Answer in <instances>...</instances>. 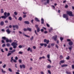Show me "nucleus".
I'll return each instance as SVG.
<instances>
[{
  "mask_svg": "<svg viewBox=\"0 0 74 74\" xmlns=\"http://www.w3.org/2000/svg\"><path fill=\"white\" fill-rule=\"evenodd\" d=\"M16 27V29H18V26L16 25H13V27Z\"/></svg>",
  "mask_w": 74,
  "mask_h": 74,
  "instance_id": "15",
  "label": "nucleus"
},
{
  "mask_svg": "<svg viewBox=\"0 0 74 74\" xmlns=\"http://www.w3.org/2000/svg\"><path fill=\"white\" fill-rule=\"evenodd\" d=\"M6 32L8 33V34H10L11 33V31H10L9 29H7L6 30Z\"/></svg>",
  "mask_w": 74,
  "mask_h": 74,
  "instance_id": "10",
  "label": "nucleus"
},
{
  "mask_svg": "<svg viewBox=\"0 0 74 74\" xmlns=\"http://www.w3.org/2000/svg\"><path fill=\"white\" fill-rule=\"evenodd\" d=\"M3 68H4V69L5 68V67H6V65L5 64H4V65L3 66Z\"/></svg>",
  "mask_w": 74,
  "mask_h": 74,
  "instance_id": "38",
  "label": "nucleus"
},
{
  "mask_svg": "<svg viewBox=\"0 0 74 74\" xmlns=\"http://www.w3.org/2000/svg\"><path fill=\"white\" fill-rule=\"evenodd\" d=\"M1 70L2 72L3 73H6L5 71L3 70V69H1Z\"/></svg>",
  "mask_w": 74,
  "mask_h": 74,
  "instance_id": "26",
  "label": "nucleus"
},
{
  "mask_svg": "<svg viewBox=\"0 0 74 74\" xmlns=\"http://www.w3.org/2000/svg\"><path fill=\"white\" fill-rule=\"evenodd\" d=\"M1 14H3V13H4V10H3V9H1Z\"/></svg>",
  "mask_w": 74,
  "mask_h": 74,
  "instance_id": "18",
  "label": "nucleus"
},
{
  "mask_svg": "<svg viewBox=\"0 0 74 74\" xmlns=\"http://www.w3.org/2000/svg\"><path fill=\"white\" fill-rule=\"evenodd\" d=\"M23 17H24V18H26V15L25 14L23 15Z\"/></svg>",
  "mask_w": 74,
  "mask_h": 74,
  "instance_id": "56",
  "label": "nucleus"
},
{
  "mask_svg": "<svg viewBox=\"0 0 74 74\" xmlns=\"http://www.w3.org/2000/svg\"><path fill=\"white\" fill-rule=\"evenodd\" d=\"M17 42L18 41H16L15 42H14L12 43L11 45L12 46H13V48H14V49H15L16 48L17 45H18V43H17Z\"/></svg>",
  "mask_w": 74,
  "mask_h": 74,
  "instance_id": "3",
  "label": "nucleus"
},
{
  "mask_svg": "<svg viewBox=\"0 0 74 74\" xmlns=\"http://www.w3.org/2000/svg\"><path fill=\"white\" fill-rule=\"evenodd\" d=\"M28 30L29 32H32V29L29 28H27V31Z\"/></svg>",
  "mask_w": 74,
  "mask_h": 74,
  "instance_id": "17",
  "label": "nucleus"
},
{
  "mask_svg": "<svg viewBox=\"0 0 74 74\" xmlns=\"http://www.w3.org/2000/svg\"><path fill=\"white\" fill-rule=\"evenodd\" d=\"M67 41H71V40L70 39H68L67 40Z\"/></svg>",
  "mask_w": 74,
  "mask_h": 74,
  "instance_id": "57",
  "label": "nucleus"
},
{
  "mask_svg": "<svg viewBox=\"0 0 74 74\" xmlns=\"http://www.w3.org/2000/svg\"><path fill=\"white\" fill-rule=\"evenodd\" d=\"M31 49H30V48L29 47V48H28L27 49V51H30V50Z\"/></svg>",
  "mask_w": 74,
  "mask_h": 74,
  "instance_id": "46",
  "label": "nucleus"
},
{
  "mask_svg": "<svg viewBox=\"0 0 74 74\" xmlns=\"http://www.w3.org/2000/svg\"><path fill=\"white\" fill-rule=\"evenodd\" d=\"M47 58H48V59H49V58H50V56L49 54H48V55H47Z\"/></svg>",
  "mask_w": 74,
  "mask_h": 74,
  "instance_id": "35",
  "label": "nucleus"
},
{
  "mask_svg": "<svg viewBox=\"0 0 74 74\" xmlns=\"http://www.w3.org/2000/svg\"><path fill=\"white\" fill-rule=\"evenodd\" d=\"M44 47H47V44L45 43V44H44Z\"/></svg>",
  "mask_w": 74,
  "mask_h": 74,
  "instance_id": "47",
  "label": "nucleus"
},
{
  "mask_svg": "<svg viewBox=\"0 0 74 74\" xmlns=\"http://www.w3.org/2000/svg\"><path fill=\"white\" fill-rule=\"evenodd\" d=\"M47 27H49L50 26L48 24H47Z\"/></svg>",
  "mask_w": 74,
  "mask_h": 74,
  "instance_id": "61",
  "label": "nucleus"
},
{
  "mask_svg": "<svg viewBox=\"0 0 74 74\" xmlns=\"http://www.w3.org/2000/svg\"><path fill=\"white\" fill-rule=\"evenodd\" d=\"M10 50H12V47H10L9 49Z\"/></svg>",
  "mask_w": 74,
  "mask_h": 74,
  "instance_id": "62",
  "label": "nucleus"
},
{
  "mask_svg": "<svg viewBox=\"0 0 74 74\" xmlns=\"http://www.w3.org/2000/svg\"><path fill=\"white\" fill-rule=\"evenodd\" d=\"M15 51H16V50H15V49H13L12 51V53H14V52H15Z\"/></svg>",
  "mask_w": 74,
  "mask_h": 74,
  "instance_id": "32",
  "label": "nucleus"
},
{
  "mask_svg": "<svg viewBox=\"0 0 74 74\" xmlns=\"http://www.w3.org/2000/svg\"><path fill=\"white\" fill-rule=\"evenodd\" d=\"M67 66H68V65L66 64H64L61 65V67H67Z\"/></svg>",
  "mask_w": 74,
  "mask_h": 74,
  "instance_id": "12",
  "label": "nucleus"
},
{
  "mask_svg": "<svg viewBox=\"0 0 74 74\" xmlns=\"http://www.w3.org/2000/svg\"><path fill=\"white\" fill-rule=\"evenodd\" d=\"M8 70L9 71H10V72H12V69H11L10 68H9Z\"/></svg>",
  "mask_w": 74,
  "mask_h": 74,
  "instance_id": "29",
  "label": "nucleus"
},
{
  "mask_svg": "<svg viewBox=\"0 0 74 74\" xmlns=\"http://www.w3.org/2000/svg\"><path fill=\"white\" fill-rule=\"evenodd\" d=\"M53 30L52 28H51L49 30V32H51Z\"/></svg>",
  "mask_w": 74,
  "mask_h": 74,
  "instance_id": "51",
  "label": "nucleus"
},
{
  "mask_svg": "<svg viewBox=\"0 0 74 74\" xmlns=\"http://www.w3.org/2000/svg\"><path fill=\"white\" fill-rule=\"evenodd\" d=\"M60 59H62V58H63V57L62 55H61L60 56Z\"/></svg>",
  "mask_w": 74,
  "mask_h": 74,
  "instance_id": "43",
  "label": "nucleus"
},
{
  "mask_svg": "<svg viewBox=\"0 0 74 74\" xmlns=\"http://www.w3.org/2000/svg\"><path fill=\"white\" fill-rule=\"evenodd\" d=\"M44 19H43V18H42L41 19V24H44Z\"/></svg>",
  "mask_w": 74,
  "mask_h": 74,
  "instance_id": "11",
  "label": "nucleus"
},
{
  "mask_svg": "<svg viewBox=\"0 0 74 74\" xmlns=\"http://www.w3.org/2000/svg\"><path fill=\"white\" fill-rule=\"evenodd\" d=\"M2 40H5L7 43H8V42H12V40H9L8 38H6L5 36L2 37Z\"/></svg>",
  "mask_w": 74,
  "mask_h": 74,
  "instance_id": "2",
  "label": "nucleus"
},
{
  "mask_svg": "<svg viewBox=\"0 0 74 74\" xmlns=\"http://www.w3.org/2000/svg\"><path fill=\"white\" fill-rule=\"evenodd\" d=\"M35 20L36 22H40V20L38 19V18L37 17L35 18Z\"/></svg>",
  "mask_w": 74,
  "mask_h": 74,
  "instance_id": "13",
  "label": "nucleus"
},
{
  "mask_svg": "<svg viewBox=\"0 0 74 74\" xmlns=\"http://www.w3.org/2000/svg\"><path fill=\"white\" fill-rule=\"evenodd\" d=\"M44 41L45 42H46V44H48L49 42V40H47L46 39H45L44 40Z\"/></svg>",
  "mask_w": 74,
  "mask_h": 74,
  "instance_id": "6",
  "label": "nucleus"
},
{
  "mask_svg": "<svg viewBox=\"0 0 74 74\" xmlns=\"http://www.w3.org/2000/svg\"><path fill=\"white\" fill-rule=\"evenodd\" d=\"M25 36H26V37H28V38H30V36H29L27 35H25Z\"/></svg>",
  "mask_w": 74,
  "mask_h": 74,
  "instance_id": "55",
  "label": "nucleus"
},
{
  "mask_svg": "<svg viewBox=\"0 0 74 74\" xmlns=\"http://www.w3.org/2000/svg\"><path fill=\"white\" fill-rule=\"evenodd\" d=\"M40 46H41V47H42L44 45V43H40Z\"/></svg>",
  "mask_w": 74,
  "mask_h": 74,
  "instance_id": "34",
  "label": "nucleus"
},
{
  "mask_svg": "<svg viewBox=\"0 0 74 74\" xmlns=\"http://www.w3.org/2000/svg\"><path fill=\"white\" fill-rule=\"evenodd\" d=\"M73 48V47L71 46V47L69 48V49L70 51H71V49H72V48Z\"/></svg>",
  "mask_w": 74,
  "mask_h": 74,
  "instance_id": "22",
  "label": "nucleus"
},
{
  "mask_svg": "<svg viewBox=\"0 0 74 74\" xmlns=\"http://www.w3.org/2000/svg\"><path fill=\"white\" fill-rule=\"evenodd\" d=\"M4 14V16H2L1 18L3 19H5L8 16H10V13L9 12L7 13V12H5Z\"/></svg>",
  "mask_w": 74,
  "mask_h": 74,
  "instance_id": "1",
  "label": "nucleus"
},
{
  "mask_svg": "<svg viewBox=\"0 0 74 74\" xmlns=\"http://www.w3.org/2000/svg\"><path fill=\"white\" fill-rule=\"evenodd\" d=\"M69 44L70 46H71L73 44V43L72 41H71L69 42Z\"/></svg>",
  "mask_w": 74,
  "mask_h": 74,
  "instance_id": "8",
  "label": "nucleus"
},
{
  "mask_svg": "<svg viewBox=\"0 0 74 74\" xmlns=\"http://www.w3.org/2000/svg\"><path fill=\"white\" fill-rule=\"evenodd\" d=\"M8 18L10 21H11L12 20V18H11V17H10V16Z\"/></svg>",
  "mask_w": 74,
  "mask_h": 74,
  "instance_id": "31",
  "label": "nucleus"
},
{
  "mask_svg": "<svg viewBox=\"0 0 74 74\" xmlns=\"http://www.w3.org/2000/svg\"><path fill=\"white\" fill-rule=\"evenodd\" d=\"M66 13L69 16H74L72 13V12L71 11H66Z\"/></svg>",
  "mask_w": 74,
  "mask_h": 74,
  "instance_id": "4",
  "label": "nucleus"
},
{
  "mask_svg": "<svg viewBox=\"0 0 74 74\" xmlns=\"http://www.w3.org/2000/svg\"><path fill=\"white\" fill-rule=\"evenodd\" d=\"M66 73L67 74H71V73L70 72H68V71H66Z\"/></svg>",
  "mask_w": 74,
  "mask_h": 74,
  "instance_id": "20",
  "label": "nucleus"
},
{
  "mask_svg": "<svg viewBox=\"0 0 74 74\" xmlns=\"http://www.w3.org/2000/svg\"><path fill=\"white\" fill-rule=\"evenodd\" d=\"M60 38L61 41H62L64 39V38L62 37H60Z\"/></svg>",
  "mask_w": 74,
  "mask_h": 74,
  "instance_id": "27",
  "label": "nucleus"
},
{
  "mask_svg": "<svg viewBox=\"0 0 74 74\" xmlns=\"http://www.w3.org/2000/svg\"><path fill=\"white\" fill-rule=\"evenodd\" d=\"M14 14L15 15H18V13L16 12H14Z\"/></svg>",
  "mask_w": 74,
  "mask_h": 74,
  "instance_id": "39",
  "label": "nucleus"
},
{
  "mask_svg": "<svg viewBox=\"0 0 74 74\" xmlns=\"http://www.w3.org/2000/svg\"><path fill=\"white\" fill-rule=\"evenodd\" d=\"M57 37H58V36L57 35H56L54 36L53 37V40L54 41H56V40H57Z\"/></svg>",
  "mask_w": 74,
  "mask_h": 74,
  "instance_id": "5",
  "label": "nucleus"
},
{
  "mask_svg": "<svg viewBox=\"0 0 74 74\" xmlns=\"http://www.w3.org/2000/svg\"><path fill=\"white\" fill-rule=\"evenodd\" d=\"M67 14H64L63 15V17L64 18H67V17L68 16Z\"/></svg>",
  "mask_w": 74,
  "mask_h": 74,
  "instance_id": "9",
  "label": "nucleus"
},
{
  "mask_svg": "<svg viewBox=\"0 0 74 74\" xmlns=\"http://www.w3.org/2000/svg\"><path fill=\"white\" fill-rule=\"evenodd\" d=\"M0 24L1 26H3L4 24V22L1 21L0 23Z\"/></svg>",
  "mask_w": 74,
  "mask_h": 74,
  "instance_id": "14",
  "label": "nucleus"
},
{
  "mask_svg": "<svg viewBox=\"0 0 74 74\" xmlns=\"http://www.w3.org/2000/svg\"><path fill=\"white\" fill-rule=\"evenodd\" d=\"M22 67L24 68V69H25V65L24 64H23Z\"/></svg>",
  "mask_w": 74,
  "mask_h": 74,
  "instance_id": "49",
  "label": "nucleus"
},
{
  "mask_svg": "<svg viewBox=\"0 0 74 74\" xmlns=\"http://www.w3.org/2000/svg\"><path fill=\"white\" fill-rule=\"evenodd\" d=\"M18 48H22V46L21 45H19L18 46Z\"/></svg>",
  "mask_w": 74,
  "mask_h": 74,
  "instance_id": "40",
  "label": "nucleus"
},
{
  "mask_svg": "<svg viewBox=\"0 0 74 74\" xmlns=\"http://www.w3.org/2000/svg\"><path fill=\"white\" fill-rule=\"evenodd\" d=\"M35 26L36 27V28H37V29L38 28V25H35Z\"/></svg>",
  "mask_w": 74,
  "mask_h": 74,
  "instance_id": "36",
  "label": "nucleus"
},
{
  "mask_svg": "<svg viewBox=\"0 0 74 74\" xmlns=\"http://www.w3.org/2000/svg\"><path fill=\"white\" fill-rule=\"evenodd\" d=\"M19 53L20 54H22V53H23V52H22V51H19Z\"/></svg>",
  "mask_w": 74,
  "mask_h": 74,
  "instance_id": "53",
  "label": "nucleus"
},
{
  "mask_svg": "<svg viewBox=\"0 0 74 74\" xmlns=\"http://www.w3.org/2000/svg\"><path fill=\"white\" fill-rule=\"evenodd\" d=\"M1 52H4V51H3V49H1Z\"/></svg>",
  "mask_w": 74,
  "mask_h": 74,
  "instance_id": "64",
  "label": "nucleus"
},
{
  "mask_svg": "<svg viewBox=\"0 0 74 74\" xmlns=\"http://www.w3.org/2000/svg\"><path fill=\"white\" fill-rule=\"evenodd\" d=\"M2 47H5V44H4L2 45Z\"/></svg>",
  "mask_w": 74,
  "mask_h": 74,
  "instance_id": "42",
  "label": "nucleus"
},
{
  "mask_svg": "<svg viewBox=\"0 0 74 74\" xmlns=\"http://www.w3.org/2000/svg\"><path fill=\"white\" fill-rule=\"evenodd\" d=\"M18 20L19 21H21L22 20V18L21 17H20L19 18Z\"/></svg>",
  "mask_w": 74,
  "mask_h": 74,
  "instance_id": "21",
  "label": "nucleus"
},
{
  "mask_svg": "<svg viewBox=\"0 0 74 74\" xmlns=\"http://www.w3.org/2000/svg\"><path fill=\"white\" fill-rule=\"evenodd\" d=\"M34 39V37H33V36H32L31 38H30V40L31 41H32V40H33Z\"/></svg>",
  "mask_w": 74,
  "mask_h": 74,
  "instance_id": "24",
  "label": "nucleus"
},
{
  "mask_svg": "<svg viewBox=\"0 0 74 74\" xmlns=\"http://www.w3.org/2000/svg\"><path fill=\"white\" fill-rule=\"evenodd\" d=\"M19 62L20 63H22V60H18Z\"/></svg>",
  "mask_w": 74,
  "mask_h": 74,
  "instance_id": "45",
  "label": "nucleus"
},
{
  "mask_svg": "<svg viewBox=\"0 0 74 74\" xmlns=\"http://www.w3.org/2000/svg\"><path fill=\"white\" fill-rule=\"evenodd\" d=\"M51 68V65H47V68H48V69H50Z\"/></svg>",
  "mask_w": 74,
  "mask_h": 74,
  "instance_id": "25",
  "label": "nucleus"
},
{
  "mask_svg": "<svg viewBox=\"0 0 74 74\" xmlns=\"http://www.w3.org/2000/svg\"><path fill=\"white\" fill-rule=\"evenodd\" d=\"M47 3H49V0H47Z\"/></svg>",
  "mask_w": 74,
  "mask_h": 74,
  "instance_id": "59",
  "label": "nucleus"
},
{
  "mask_svg": "<svg viewBox=\"0 0 74 74\" xmlns=\"http://www.w3.org/2000/svg\"><path fill=\"white\" fill-rule=\"evenodd\" d=\"M48 72L49 74H51V71L49 70H48Z\"/></svg>",
  "mask_w": 74,
  "mask_h": 74,
  "instance_id": "33",
  "label": "nucleus"
},
{
  "mask_svg": "<svg viewBox=\"0 0 74 74\" xmlns=\"http://www.w3.org/2000/svg\"><path fill=\"white\" fill-rule=\"evenodd\" d=\"M41 32H44V29H41Z\"/></svg>",
  "mask_w": 74,
  "mask_h": 74,
  "instance_id": "58",
  "label": "nucleus"
},
{
  "mask_svg": "<svg viewBox=\"0 0 74 74\" xmlns=\"http://www.w3.org/2000/svg\"><path fill=\"white\" fill-rule=\"evenodd\" d=\"M23 30L24 32H26V31H27V29L26 28H24L23 29Z\"/></svg>",
  "mask_w": 74,
  "mask_h": 74,
  "instance_id": "30",
  "label": "nucleus"
},
{
  "mask_svg": "<svg viewBox=\"0 0 74 74\" xmlns=\"http://www.w3.org/2000/svg\"><path fill=\"white\" fill-rule=\"evenodd\" d=\"M11 55V53H8L7 55V56H10V55Z\"/></svg>",
  "mask_w": 74,
  "mask_h": 74,
  "instance_id": "28",
  "label": "nucleus"
},
{
  "mask_svg": "<svg viewBox=\"0 0 74 74\" xmlns=\"http://www.w3.org/2000/svg\"><path fill=\"white\" fill-rule=\"evenodd\" d=\"M65 62V61L64 60H62L60 61L59 64L60 65L62 64V63H64Z\"/></svg>",
  "mask_w": 74,
  "mask_h": 74,
  "instance_id": "7",
  "label": "nucleus"
},
{
  "mask_svg": "<svg viewBox=\"0 0 74 74\" xmlns=\"http://www.w3.org/2000/svg\"><path fill=\"white\" fill-rule=\"evenodd\" d=\"M35 34L37 35V36H38V34L37 33V32H36V30H35Z\"/></svg>",
  "mask_w": 74,
  "mask_h": 74,
  "instance_id": "37",
  "label": "nucleus"
},
{
  "mask_svg": "<svg viewBox=\"0 0 74 74\" xmlns=\"http://www.w3.org/2000/svg\"><path fill=\"white\" fill-rule=\"evenodd\" d=\"M1 42L2 43H5L4 40H2Z\"/></svg>",
  "mask_w": 74,
  "mask_h": 74,
  "instance_id": "52",
  "label": "nucleus"
},
{
  "mask_svg": "<svg viewBox=\"0 0 74 74\" xmlns=\"http://www.w3.org/2000/svg\"><path fill=\"white\" fill-rule=\"evenodd\" d=\"M37 32H38H38H40V28L38 27V28H37Z\"/></svg>",
  "mask_w": 74,
  "mask_h": 74,
  "instance_id": "19",
  "label": "nucleus"
},
{
  "mask_svg": "<svg viewBox=\"0 0 74 74\" xmlns=\"http://www.w3.org/2000/svg\"><path fill=\"white\" fill-rule=\"evenodd\" d=\"M72 67L73 69H74V65H72Z\"/></svg>",
  "mask_w": 74,
  "mask_h": 74,
  "instance_id": "54",
  "label": "nucleus"
},
{
  "mask_svg": "<svg viewBox=\"0 0 74 74\" xmlns=\"http://www.w3.org/2000/svg\"><path fill=\"white\" fill-rule=\"evenodd\" d=\"M68 5H66L65 6V8H68Z\"/></svg>",
  "mask_w": 74,
  "mask_h": 74,
  "instance_id": "50",
  "label": "nucleus"
},
{
  "mask_svg": "<svg viewBox=\"0 0 74 74\" xmlns=\"http://www.w3.org/2000/svg\"><path fill=\"white\" fill-rule=\"evenodd\" d=\"M25 23V24H27L28 25H29V22L28 21H26L24 22Z\"/></svg>",
  "mask_w": 74,
  "mask_h": 74,
  "instance_id": "16",
  "label": "nucleus"
},
{
  "mask_svg": "<svg viewBox=\"0 0 74 74\" xmlns=\"http://www.w3.org/2000/svg\"><path fill=\"white\" fill-rule=\"evenodd\" d=\"M56 48H57V49H58V48H59V46H58L57 45H56Z\"/></svg>",
  "mask_w": 74,
  "mask_h": 74,
  "instance_id": "41",
  "label": "nucleus"
},
{
  "mask_svg": "<svg viewBox=\"0 0 74 74\" xmlns=\"http://www.w3.org/2000/svg\"><path fill=\"white\" fill-rule=\"evenodd\" d=\"M47 60H48V61L49 62H50L51 63V61L49 59H48Z\"/></svg>",
  "mask_w": 74,
  "mask_h": 74,
  "instance_id": "60",
  "label": "nucleus"
},
{
  "mask_svg": "<svg viewBox=\"0 0 74 74\" xmlns=\"http://www.w3.org/2000/svg\"><path fill=\"white\" fill-rule=\"evenodd\" d=\"M15 59H16V60H18V57L16 56V57L15 58Z\"/></svg>",
  "mask_w": 74,
  "mask_h": 74,
  "instance_id": "63",
  "label": "nucleus"
},
{
  "mask_svg": "<svg viewBox=\"0 0 74 74\" xmlns=\"http://www.w3.org/2000/svg\"><path fill=\"white\" fill-rule=\"evenodd\" d=\"M66 59L67 60H69V59H70V57L69 56H68L66 58Z\"/></svg>",
  "mask_w": 74,
  "mask_h": 74,
  "instance_id": "44",
  "label": "nucleus"
},
{
  "mask_svg": "<svg viewBox=\"0 0 74 74\" xmlns=\"http://www.w3.org/2000/svg\"><path fill=\"white\" fill-rule=\"evenodd\" d=\"M6 46L8 47H10V44L9 43H7Z\"/></svg>",
  "mask_w": 74,
  "mask_h": 74,
  "instance_id": "23",
  "label": "nucleus"
},
{
  "mask_svg": "<svg viewBox=\"0 0 74 74\" xmlns=\"http://www.w3.org/2000/svg\"><path fill=\"white\" fill-rule=\"evenodd\" d=\"M65 18H66V21H68V20H69V17L68 16L66 17Z\"/></svg>",
  "mask_w": 74,
  "mask_h": 74,
  "instance_id": "48",
  "label": "nucleus"
}]
</instances>
